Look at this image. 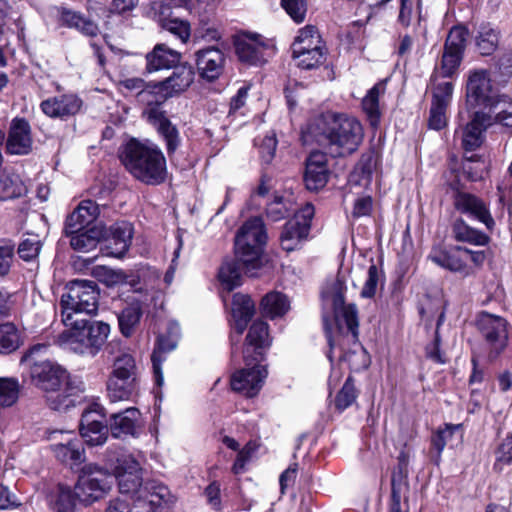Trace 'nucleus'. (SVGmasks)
Masks as SVG:
<instances>
[{
  "label": "nucleus",
  "instance_id": "nucleus-1",
  "mask_svg": "<svg viewBox=\"0 0 512 512\" xmlns=\"http://www.w3.org/2000/svg\"><path fill=\"white\" fill-rule=\"evenodd\" d=\"M363 136L362 125L356 118L332 112L313 118L302 133L305 143H317L332 157H344L355 152Z\"/></svg>",
  "mask_w": 512,
  "mask_h": 512
},
{
  "label": "nucleus",
  "instance_id": "nucleus-2",
  "mask_svg": "<svg viewBox=\"0 0 512 512\" xmlns=\"http://www.w3.org/2000/svg\"><path fill=\"white\" fill-rule=\"evenodd\" d=\"M29 372L32 384L45 393L46 404L52 410L65 411L75 406L79 394L85 391L79 378L52 359L35 363Z\"/></svg>",
  "mask_w": 512,
  "mask_h": 512
},
{
  "label": "nucleus",
  "instance_id": "nucleus-3",
  "mask_svg": "<svg viewBox=\"0 0 512 512\" xmlns=\"http://www.w3.org/2000/svg\"><path fill=\"white\" fill-rule=\"evenodd\" d=\"M120 160L137 180L145 184L158 185L165 181L166 159L156 145L131 139L123 146Z\"/></svg>",
  "mask_w": 512,
  "mask_h": 512
},
{
  "label": "nucleus",
  "instance_id": "nucleus-4",
  "mask_svg": "<svg viewBox=\"0 0 512 512\" xmlns=\"http://www.w3.org/2000/svg\"><path fill=\"white\" fill-rule=\"evenodd\" d=\"M466 99L472 107L488 108L494 114L495 122L512 128V103L500 96L492 87L489 72L475 69L468 73L466 82Z\"/></svg>",
  "mask_w": 512,
  "mask_h": 512
},
{
  "label": "nucleus",
  "instance_id": "nucleus-5",
  "mask_svg": "<svg viewBox=\"0 0 512 512\" xmlns=\"http://www.w3.org/2000/svg\"><path fill=\"white\" fill-rule=\"evenodd\" d=\"M63 323L70 329L60 335L61 343L68 350L83 356L95 357L110 333L107 323L91 321L86 317H76Z\"/></svg>",
  "mask_w": 512,
  "mask_h": 512
},
{
  "label": "nucleus",
  "instance_id": "nucleus-6",
  "mask_svg": "<svg viewBox=\"0 0 512 512\" xmlns=\"http://www.w3.org/2000/svg\"><path fill=\"white\" fill-rule=\"evenodd\" d=\"M267 242L264 222L260 217L245 221L235 236V255L249 276L254 277L263 265V251Z\"/></svg>",
  "mask_w": 512,
  "mask_h": 512
},
{
  "label": "nucleus",
  "instance_id": "nucleus-7",
  "mask_svg": "<svg viewBox=\"0 0 512 512\" xmlns=\"http://www.w3.org/2000/svg\"><path fill=\"white\" fill-rule=\"evenodd\" d=\"M167 98L169 97L160 82L147 83L143 90L137 93V101L147 106L144 113L165 141L167 153L171 156L180 146L181 139L176 126L159 109Z\"/></svg>",
  "mask_w": 512,
  "mask_h": 512
},
{
  "label": "nucleus",
  "instance_id": "nucleus-8",
  "mask_svg": "<svg viewBox=\"0 0 512 512\" xmlns=\"http://www.w3.org/2000/svg\"><path fill=\"white\" fill-rule=\"evenodd\" d=\"M106 389L111 403L133 401L139 395V369L131 354L122 352L113 359Z\"/></svg>",
  "mask_w": 512,
  "mask_h": 512
},
{
  "label": "nucleus",
  "instance_id": "nucleus-9",
  "mask_svg": "<svg viewBox=\"0 0 512 512\" xmlns=\"http://www.w3.org/2000/svg\"><path fill=\"white\" fill-rule=\"evenodd\" d=\"M98 296L94 281L76 279L69 282L67 292L60 301L62 322L95 314L98 310Z\"/></svg>",
  "mask_w": 512,
  "mask_h": 512
},
{
  "label": "nucleus",
  "instance_id": "nucleus-10",
  "mask_svg": "<svg viewBox=\"0 0 512 512\" xmlns=\"http://www.w3.org/2000/svg\"><path fill=\"white\" fill-rule=\"evenodd\" d=\"M468 35V30L463 26H454L450 29L441 59L431 75V81H436L439 77L452 78L457 74L463 61Z\"/></svg>",
  "mask_w": 512,
  "mask_h": 512
},
{
  "label": "nucleus",
  "instance_id": "nucleus-11",
  "mask_svg": "<svg viewBox=\"0 0 512 512\" xmlns=\"http://www.w3.org/2000/svg\"><path fill=\"white\" fill-rule=\"evenodd\" d=\"M112 485V477L106 470L88 464L81 469L74 492L79 502L90 505L105 497Z\"/></svg>",
  "mask_w": 512,
  "mask_h": 512
},
{
  "label": "nucleus",
  "instance_id": "nucleus-12",
  "mask_svg": "<svg viewBox=\"0 0 512 512\" xmlns=\"http://www.w3.org/2000/svg\"><path fill=\"white\" fill-rule=\"evenodd\" d=\"M346 290L345 283L342 279L337 277L333 282L322 292L324 299L331 301L333 311L338 326L341 322L346 325L345 337L355 342L358 338V317L357 308L354 304L345 305L344 292Z\"/></svg>",
  "mask_w": 512,
  "mask_h": 512
},
{
  "label": "nucleus",
  "instance_id": "nucleus-13",
  "mask_svg": "<svg viewBox=\"0 0 512 512\" xmlns=\"http://www.w3.org/2000/svg\"><path fill=\"white\" fill-rule=\"evenodd\" d=\"M80 435L89 446H101L110 433L105 408L99 403L90 404L82 413Z\"/></svg>",
  "mask_w": 512,
  "mask_h": 512
},
{
  "label": "nucleus",
  "instance_id": "nucleus-14",
  "mask_svg": "<svg viewBox=\"0 0 512 512\" xmlns=\"http://www.w3.org/2000/svg\"><path fill=\"white\" fill-rule=\"evenodd\" d=\"M113 474L118 482L120 493L126 497L130 495L131 498L139 493L137 501L141 503L142 467L136 458L127 453L119 455L113 467Z\"/></svg>",
  "mask_w": 512,
  "mask_h": 512
},
{
  "label": "nucleus",
  "instance_id": "nucleus-15",
  "mask_svg": "<svg viewBox=\"0 0 512 512\" xmlns=\"http://www.w3.org/2000/svg\"><path fill=\"white\" fill-rule=\"evenodd\" d=\"M235 53L240 62L249 66H261L272 54V48L259 35L241 33L234 38Z\"/></svg>",
  "mask_w": 512,
  "mask_h": 512
},
{
  "label": "nucleus",
  "instance_id": "nucleus-16",
  "mask_svg": "<svg viewBox=\"0 0 512 512\" xmlns=\"http://www.w3.org/2000/svg\"><path fill=\"white\" fill-rule=\"evenodd\" d=\"M236 371L230 380L231 388L246 397L256 396L267 377V369L260 362L253 361L250 365Z\"/></svg>",
  "mask_w": 512,
  "mask_h": 512
},
{
  "label": "nucleus",
  "instance_id": "nucleus-17",
  "mask_svg": "<svg viewBox=\"0 0 512 512\" xmlns=\"http://www.w3.org/2000/svg\"><path fill=\"white\" fill-rule=\"evenodd\" d=\"M478 327L490 348V357H497L508 342L506 320L500 316L483 313L478 320Z\"/></svg>",
  "mask_w": 512,
  "mask_h": 512
},
{
  "label": "nucleus",
  "instance_id": "nucleus-18",
  "mask_svg": "<svg viewBox=\"0 0 512 512\" xmlns=\"http://www.w3.org/2000/svg\"><path fill=\"white\" fill-rule=\"evenodd\" d=\"M255 312V303L250 296L237 293L232 301V332L230 341L232 346V355L235 354V345L240 341V337L246 330L248 323Z\"/></svg>",
  "mask_w": 512,
  "mask_h": 512
},
{
  "label": "nucleus",
  "instance_id": "nucleus-19",
  "mask_svg": "<svg viewBox=\"0 0 512 512\" xmlns=\"http://www.w3.org/2000/svg\"><path fill=\"white\" fill-rule=\"evenodd\" d=\"M107 423L113 438H136L142 428L141 412L135 407H129L123 411L112 413L107 418Z\"/></svg>",
  "mask_w": 512,
  "mask_h": 512
},
{
  "label": "nucleus",
  "instance_id": "nucleus-20",
  "mask_svg": "<svg viewBox=\"0 0 512 512\" xmlns=\"http://www.w3.org/2000/svg\"><path fill=\"white\" fill-rule=\"evenodd\" d=\"M82 104L76 94L66 93L43 100L40 109L49 118L67 120L80 111Z\"/></svg>",
  "mask_w": 512,
  "mask_h": 512
},
{
  "label": "nucleus",
  "instance_id": "nucleus-21",
  "mask_svg": "<svg viewBox=\"0 0 512 512\" xmlns=\"http://www.w3.org/2000/svg\"><path fill=\"white\" fill-rule=\"evenodd\" d=\"M464 252L468 251L467 248L462 246L446 247L438 245L431 249L428 259L441 268L467 276L469 272L465 258L463 257Z\"/></svg>",
  "mask_w": 512,
  "mask_h": 512
},
{
  "label": "nucleus",
  "instance_id": "nucleus-22",
  "mask_svg": "<svg viewBox=\"0 0 512 512\" xmlns=\"http://www.w3.org/2000/svg\"><path fill=\"white\" fill-rule=\"evenodd\" d=\"M494 114L477 111L461 130L462 147L465 151H475L484 141V132L492 125Z\"/></svg>",
  "mask_w": 512,
  "mask_h": 512
},
{
  "label": "nucleus",
  "instance_id": "nucleus-23",
  "mask_svg": "<svg viewBox=\"0 0 512 512\" xmlns=\"http://www.w3.org/2000/svg\"><path fill=\"white\" fill-rule=\"evenodd\" d=\"M179 326L177 323H171L169 335H160L157 339L155 348L151 355L152 369L155 384L161 387L164 383L162 364L166 360V354L173 351L177 346Z\"/></svg>",
  "mask_w": 512,
  "mask_h": 512
},
{
  "label": "nucleus",
  "instance_id": "nucleus-24",
  "mask_svg": "<svg viewBox=\"0 0 512 512\" xmlns=\"http://www.w3.org/2000/svg\"><path fill=\"white\" fill-rule=\"evenodd\" d=\"M270 345L268 324L264 321L254 322L246 337V344L243 349V359L247 365L253 361L263 360V349Z\"/></svg>",
  "mask_w": 512,
  "mask_h": 512
},
{
  "label": "nucleus",
  "instance_id": "nucleus-25",
  "mask_svg": "<svg viewBox=\"0 0 512 512\" xmlns=\"http://www.w3.org/2000/svg\"><path fill=\"white\" fill-rule=\"evenodd\" d=\"M195 56L198 73L203 79L214 81L222 74L225 57L219 48L207 47L198 50Z\"/></svg>",
  "mask_w": 512,
  "mask_h": 512
},
{
  "label": "nucleus",
  "instance_id": "nucleus-26",
  "mask_svg": "<svg viewBox=\"0 0 512 512\" xmlns=\"http://www.w3.org/2000/svg\"><path fill=\"white\" fill-rule=\"evenodd\" d=\"M7 152L14 155H26L32 149L31 127L24 118H14L6 142Z\"/></svg>",
  "mask_w": 512,
  "mask_h": 512
},
{
  "label": "nucleus",
  "instance_id": "nucleus-27",
  "mask_svg": "<svg viewBox=\"0 0 512 512\" xmlns=\"http://www.w3.org/2000/svg\"><path fill=\"white\" fill-rule=\"evenodd\" d=\"M328 178L326 155L321 152H312L306 162L304 174L306 188L310 191H318L327 184Z\"/></svg>",
  "mask_w": 512,
  "mask_h": 512
},
{
  "label": "nucleus",
  "instance_id": "nucleus-28",
  "mask_svg": "<svg viewBox=\"0 0 512 512\" xmlns=\"http://www.w3.org/2000/svg\"><path fill=\"white\" fill-rule=\"evenodd\" d=\"M455 207L461 213L483 223L487 229H493L495 221L485 203L478 197L469 193H458L455 197Z\"/></svg>",
  "mask_w": 512,
  "mask_h": 512
},
{
  "label": "nucleus",
  "instance_id": "nucleus-29",
  "mask_svg": "<svg viewBox=\"0 0 512 512\" xmlns=\"http://www.w3.org/2000/svg\"><path fill=\"white\" fill-rule=\"evenodd\" d=\"M99 205L90 200H82L74 211L67 217L64 227L65 233H75L85 229L99 216Z\"/></svg>",
  "mask_w": 512,
  "mask_h": 512
},
{
  "label": "nucleus",
  "instance_id": "nucleus-30",
  "mask_svg": "<svg viewBox=\"0 0 512 512\" xmlns=\"http://www.w3.org/2000/svg\"><path fill=\"white\" fill-rule=\"evenodd\" d=\"M63 438L59 443L51 445L55 457L66 464L78 465L85 460V450L80 439L72 433H62Z\"/></svg>",
  "mask_w": 512,
  "mask_h": 512
},
{
  "label": "nucleus",
  "instance_id": "nucleus-31",
  "mask_svg": "<svg viewBox=\"0 0 512 512\" xmlns=\"http://www.w3.org/2000/svg\"><path fill=\"white\" fill-rule=\"evenodd\" d=\"M181 60V54L169 48L165 44H157L146 56V69L148 72H156L175 68Z\"/></svg>",
  "mask_w": 512,
  "mask_h": 512
},
{
  "label": "nucleus",
  "instance_id": "nucleus-32",
  "mask_svg": "<svg viewBox=\"0 0 512 512\" xmlns=\"http://www.w3.org/2000/svg\"><path fill=\"white\" fill-rule=\"evenodd\" d=\"M309 225L300 224L297 219L288 220L280 234V244L287 252L299 249L309 234Z\"/></svg>",
  "mask_w": 512,
  "mask_h": 512
},
{
  "label": "nucleus",
  "instance_id": "nucleus-33",
  "mask_svg": "<svg viewBox=\"0 0 512 512\" xmlns=\"http://www.w3.org/2000/svg\"><path fill=\"white\" fill-rule=\"evenodd\" d=\"M194 80V70L190 65H178L171 76L160 81L168 97L185 91Z\"/></svg>",
  "mask_w": 512,
  "mask_h": 512
},
{
  "label": "nucleus",
  "instance_id": "nucleus-34",
  "mask_svg": "<svg viewBox=\"0 0 512 512\" xmlns=\"http://www.w3.org/2000/svg\"><path fill=\"white\" fill-rule=\"evenodd\" d=\"M387 79L377 82L369 89L362 100V108L372 126H377L380 122V97L386 92Z\"/></svg>",
  "mask_w": 512,
  "mask_h": 512
},
{
  "label": "nucleus",
  "instance_id": "nucleus-35",
  "mask_svg": "<svg viewBox=\"0 0 512 512\" xmlns=\"http://www.w3.org/2000/svg\"><path fill=\"white\" fill-rule=\"evenodd\" d=\"M109 230V242L113 249L112 254L121 257L130 247L133 236V226L127 221H120L114 223Z\"/></svg>",
  "mask_w": 512,
  "mask_h": 512
},
{
  "label": "nucleus",
  "instance_id": "nucleus-36",
  "mask_svg": "<svg viewBox=\"0 0 512 512\" xmlns=\"http://www.w3.org/2000/svg\"><path fill=\"white\" fill-rule=\"evenodd\" d=\"M142 303L137 299L127 302L126 306L118 313L119 329L125 337L133 334L142 317Z\"/></svg>",
  "mask_w": 512,
  "mask_h": 512
},
{
  "label": "nucleus",
  "instance_id": "nucleus-37",
  "mask_svg": "<svg viewBox=\"0 0 512 512\" xmlns=\"http://www.w3.org/2000/svg\"><path fill=\"white\" fill-rule=\"evenodd\" d=\"M65 234L70 237V245L75 251L89 252L96 248L104 232L102 228L93 226L79 232Z\"/></svg>",
  "mask_w": 512,
  "mask_h": 512
},
{
  "label": "nucleus",
  "instance_id": "nucleus-38",
  "mask_svg": "<svg viewBox=\"0 0 512 512\" xmlns=\"http://www.w3.org/2000/svg\"><path fill=\"white\" fill-rule=\"evenodd\" d=\"M243 272L249 275L241 261H239L235 255L234 259H226L222 263L218 277L224 288L231 291L241 285V276Z\"/></svg>",
  "mask_w": 512,
  "mask_h": 512
},
{
  "label": "nucleus",
  "instance_id": "nucleus-39",
  "mask_svg": "<svg viewBox=\"0 0 512 512\" xmlns=\"http://www.w3.org/2000/svg\"><path fill=\"white\" fill-rule=\"evenodd\" d=\"M262 313L270 319L284 316L290 309V301L281 292L267 293L261 301Z\"/></svg>",
  "mask_w": 512,
  "mask_h": 512
},
{
  "label": "nucleus",
  "instance_id": "nucleus-40",
  "mask_svg": "<svg viewBox=\"0 0 512 512\" xmlns=\"http://www.w3.org/2000/svg\"><path fill=\"white\" fill-rule=\"evenodd\" d=\"M452 231L455 240L458 242H466L476 246H485L489 242V237L485 233L469 226L462 219L454 222Z\"/></svg>",
  "mask_w": 512,
  "mask_h": 512
},
{
  "label": "nucleus",
  "instance_id": "nucleus-41",
  "mask_svg": "<svg viewBox=\"0 0 512 512\" xmlns=\"http://www.w3.org/2000/svg\"><path fill=\"white\" fill-rule=\"evenodd\" d=\"M26 187L19 175L0 170V201L22 196Z\"/></svg>",
  "mask_w": 512,
  "mask_h": 512
},
{
  "label": "nucleus",
  "instance_id": "nucleus-42",
  "mask_svg": "<svg viewBox=\"0 0 512 512\" xmlns=\"http://www.w3.org/2000/svg\"><path fill=\"white\" fill-rule=\"evenodd\" d=\"M304 49L299 44H292V56L298 67L310 70L324 62L325 52L323 49H312L310 52H304Z\"/></svg>",
  "mask_w": 512,
  "mask_h": 512
},
{
  "label": "nucleus",
  "instance_id": "nucleus-43",
  "mask_svg": "<svg viewBox=\"0 0 512 512\" xmlns=\"http://www.w3.org/2000/svg\"><path fill=\"white\" fill-rule=\"evenodd\" d=\"M61 19L67 27L75 28L86 36L94 37L99 32V28L96 23L85 18L78 12L63 10Z\"/></svg>",
  "mask_w": 512,
  "mask_h": 512
},
{
  "label": "nucleus",
  "instance_id": "nucleus-44",
  "mask_svg": "<svg viewBox=\"0 0 512 512\" xmlns=\"http://www.w3.org/2000/svg\"><path fill=\"white\" fill-rule=\"evenodd\" d=\"M20 383L14 377H0V407L13 406L19 399Z\"/></svg>",
  "mask_w": 512,
  "mask_h": 512
},
{
  "label": "nucleus",
  "instance_id": "nucleus-45",
  "mask_svg": "<svg viewBox=\"0 0 512 512\" xmlns=\"http://www.w3.org/2000/svg\"><path fill=\"white\" fill-rule=\"evenodd\" d=\"M20 346V334L12 323L0 324V354H9Z\"/></svg>",
  "mask_w": 512,
  "mask_h": 512
},
{
  "label": "nucleus",
  "instance_id": "nucleus-46",
  "mask_svg": "<svg viewBox=\"0 0 512 512\" xmlns=\"http://www.w3.org/2000/svg\"><path fill=\"white\" fill-rule=\"evenodd\" d=\"M493 76L497 83L505 85L512 78V50L500 53L493 67Z\"/></svg>",
  "mask_w": 512,
  "mask_h": 512
},
{
  "label": "nucleus",
  "instance_id": "nucleus-47",
  "mask_svg": "<svg viewBox=\"0 0 512 512\" xmlns=\"http://www.w3.org/2000/svg\"><path fill=\"white\" fill-rule=\"evenodd\" d=\"M498 32L489 25H482L476 37L477 47L482 55H490L498 46Z\"/></svg>",
  "mask_w": 512,
  "mask_h": 512
},
{
  "label": "nucleus",
  "instance_id": "nucleus-48",
  "mask_svg": "<svg viewBox=\"0 0 512 512\" xmlns=\"http://www.w3.org/2000/svg\"><path fill=\"white\" fill-rule=\"evenodd\" d=\"M293 44H299V46L305 48L304 52H310L312 49H323L320 36L312 25H307L300 29Z\"/></svg>",
  "mask_w": 512,
  "mask_h": 512
},
{
  "label": "nucleus",
  "instance_id": "nucleus-49",
  "mask_svg": "<svg viewBox=\"0 0 512 512\" xmlns=\"http://www.w3.org/2000/svg\"><path fill=\"white\" fill-rule=\"evenodd\" d=\"M433 83L432 87V104L448 107L452 95H453V83L450 81H441L438 82V79L436 81H431Z\"/></svg>",
  "mask_w": 512,
  "mask_h": 512
},
{
  "label": "nucleus",
  "instance_id": "nucleus-50",
  "mask_svg": "<svg viewBox=\"0 0 512 512\" xmlns=\"http://www.w3.org/2000/svg\"><path fill=\"white\" fill-rule=\"evenodd\" d=\"M144 13L147 17L159 22L160 25H162L165 20H168L173 16L171 6H169L167 0L151 1L144 8Z\"/></svg>",
  "mask_w": 512,
  "mask_h": 512
},
{
  "label": "nucleus",
  "instance_id": "nucleus-51",
  "mask_svg": "<svg viewBox=\"0 0 512 512\" xmlns=\"http://www.w3.org/2000/svg\"><path fill=\"white\" fill-rule=\"evenodd\" d=\"M161 27L179 38L183 43L190 37L191 28L189 22L179 17L172 16L170 19L165 20Z\"/></svg>",
  "mask_w": 512,
  "mask_h": 512
},
{
  "label": "nucleus",
  "instance_id": "nucleus-52",
  "mask_svg": "<svg viewBox=\"0 0 512 512\" xmlns=\"http://www.w3.org/2000/svg\"><path fill=\"white\" fill-rule=\"evenodd\" d=\"M14 258L15 245L11 242L0 243V282L9 276Z\"/></svg>",
  "mask_w": 512,
  "mask_h": 512
},
{
  "label": "nucleus",
  "instance_id": "nucleus-53",
  "mask_svg": "<svg viewBox=\"0 0 512 512\" xmlns=\"http://www.w3.org/2000/svg\"><path fill=\"white\" fill-rule=\"evenodd\" d=\"M50 345L46 343H37L32 345L22 356L21 363L28 366L29 371L35 363L45 362L47 358H44L49 354Z\"/></svg>",
  "mask_w": 512,
  "mask_h": 512
},
{
  "label": "nucleus",
  "instance_id": "nucleus-54",
  "mask_svg": "<svg viewBox=\"0 0 512 512\" xmlns=\"http://www.w3.org/2000/svg\"><path fill=\"white\" fill-rule=\"evenodd\" d=\"M357 394L354 382L348 377L335 398V406L338 410L343 411L353 404Z\"/></svg>",
  "mask_w": 512,
  "mask_h": 512
},
{
  "label": "nucleus",
  "instance_id": "nucleus-55",
  "mask_svg": "<svg viewBox=\"0 0 512 512\" xmlns=\"http://www.w3.org/2000/svg\"><path fill=\"white\" fill-rule=\"evenodd\" d=\"M512 464V436L505 437L495 451L494 469L502 471Z\"/></svg>",
  "mask_w": 512,
  "mask_h": 512
},
{
  "label": "nucleus",
  "instance_id": "nucleus-56",
  "mask_svg": "<svg viewBox=\"0 0 512 512\" xmlns=\"http://www.w3.org/2000/svg\"><path fill=\"white\" fill-rule=\"evenodd\" d=\"M281 6L295 23H302L307 13V0H281Z\"/></svg>",
  "mask_w": 512,
  "mask_h": 512
},
{
  "label": "nucleus",
  "instance_id": "nucleus-57",
  "mask_svg": "<svg viewBox=\"0 0 512 512\" xmlns=\"http://www.w3.org/2000/svg\"><path fill=\"white\" fill-rule=\"evenodd\" d=\"M77 497L74 490L69 487L59 486L58 496L55 502L57 512H73Z\"/></svg>",
  "mask_w": 512,
  "mask_h": 512
},
{
  "label": "nucleus",
  "instance_id": "nucleus-58",
  "mask_svg": "<svg viewBox=\"0 0 512 512\" xmlns=\"http://www.w3.org/2000/svg\"><path fill=\"white\" fill-rule=\"evenodd\" d=\"M41 242L37 236L24 239L18 246V254L24 261H30L38 256Z\"/></svg>",
  "mask_w": 512,
  "mask_h": 512
},
{
  "label": "nucleus",
  "instance_id": "nucleus-59",
  "mask_svg": "<svg viewBox=\"0 0 512 512\" xmlns=\"http://www.w3.org/2000/svg\"><path fill=\"white\" fill-rule=\"evenodd\" d=\"M291 207L282 197L275 198L266 208V214L272 221H279L290 214Z\"/></svg>",
  "mask_w": 512,
  "mask_h": 512
},
{
  "label": "nucleus",
  "instance_id": "nucleus-60",
  "mask_svg": "<svg viewBox=\"0 0 512 512\" xmlns=\"http://www.w3.org/2000/svg\"><path fill=\"white\" fill-rule=\"evenodd\" d=\"M379 282V271L376 265L372 264L367 272V279L361 290V296L363 298H372L376 294L377 286Z\"/></svg>",
  "mask_w": 512,
  "mask_h": 512
},
{
  "label": "nucleus",
  "instance_id": "nucleus-61",
  "mask_svg": "<svg viewBox=\"0 0 512 512\" xmlns=\"http://www.w3.org/2000/svg\"><path fill=\"white\" fill-rule=\"evenodd\" d=\"M460 425H446V427L442 430H439L436 434L432 436V447L436 450L437 455L435 461L438 462L441 456L442 451L446 446L445 442V434H453L455 431L459 430Z\"/></svg>",
  "mask_w": 512,
  "mask_h": 512
},
{
  "label": "nucleus",
  "instance_id": "nucleus-62",
  "mask_svg": "<svg viewBox=\"0 0 512 512\" xmlns=\"http://www.w3.org/2000/svg\"><path fill=\"white\" fill-rule=\"evenodd\" d=\"M446 109L447 107L431 104L430 116L428 121V125L431 129L440 130L446 126Z\"/></svg>",
  "mask_w": 512,
  "mask_h": 512
},
{
  "label": "nucleus",
  "instance_id": "nucleus-63",
  "mask_svg": "<svg viewBox=\"0 0 512 512\" xmlns=\"http://www.w3.org/2000/svg\"><path fill=\"white\" fill-rule=\"evenodd\" d=\"M391 502H390V509L389 512H406V510H403L401 507V486H402V480L401 478L399 480L396 479V476L393 475L391 480Z\"/></svg>",
  "mask_w": 512,
  "mask_h": 512
},
{
  "label": "nucleus",
  "instance_id": "nucleus-64",
  "mask_svg": "<svg viewBox=\"0 0 512 512\" xmlns=\"http://www.w3.org/2000/svg\"><path fill=\"white\" fill-rule=\"evenodd\" d=\"M373 207V200L370 196H362L355 200L352 215L356 218L368 216Z\"/></svg>",
  "mask_w": 512,
  "mask_h": 512
}]
</instances>
